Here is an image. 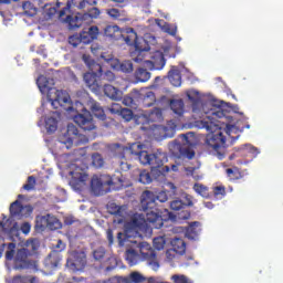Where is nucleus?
Returning a JSON list of instances; mask_svg holds the SVG:
<instances>
[{"label": "nucleus", "mask_w": 283, "mask_h": 283, "mask_svg": "<svg viewBox=\"0 0 283 283\" xmlns=\"http://www.w3.org/2000/svg\"><path fill=\"white\" fill-rule=\"evenodd\" d=\"M167 200H169V197L165 191L154 195V192L145 190L142 193L140 199L142 211H144V214L134 218L133 226L139 229V231H147L148 227H151V229H163L165 222H169V220L176 222V214L167 209H164L161 212L158 210V203L156 202H167Z\"/></svg>", "instance_id": "f257e3e1"}, {"label": "nucleus", "mask_w": 283, "mask_h": 283, "mask_svg": "<svg viewBox=\"0 0 283 283\" xmlns=\"http://www.w3.org/2000/svg\"><path fill=\"white\" fill-rule=\"evenodd\" d=\"M119 151L117 158L120 160L125 159V154H130V156H137L142 165H149L151 167L150 174L155 178H160L163 175V165L167 163V153L157 149L155 153L149 154L147 150H143V145L139 143H134L129 147L117 145Z\"/></svg>", "instance_id": "f03ea898"}, {"label": "nucleus", "mask_w": 283, "mask_h": 283, "mask_svg": "<svg viewBox=\"0 0 283 283\" xmlns=\"http://www.w3.org/2000/svg\"><path fill=\"white\" fill-rule=\"evenodd\" d=\"M211 116L201 120L203 129L210 132V135L207 136L206 144L208 147H211L216 151L219 160H224V151H227V137L222 134V126L217 118H223L224 112L221 107H218L217 111H211Z\"/></svg>", "instance_id": "7ed1b4c3"}, {"label": "nucleus", "mask_w": 283, "mask_h": 283, "mask_svg": "<svg viewBox=\"0 0 283 283\" xmlns=\"http://www.w3.org/2000/svg\"><path fill=\"white\" fill-rule=\"evenodd\" d=\"M24 247L25 248L19 249L15 253L17 243L11 242L8 244L6 260H14L15 269H30V266H32V261H30L28 258H30V255H34V253L39 251L40 243L36 239H30L25 242Z\"/></svg>", "instance_id": "20e7f679"}, {"label": "nucleus", "mask_w": 283, "mask_h": 283, "mask_svg": "<svg viewBox=\"0 0 283 283\" xmlns=\"http://www.w3.org/2000/svg\"><path fill=\"white\" fill-rule=\"evenodd\" d=\"M193 136V133L181 134L179 135L181 144L178 140L170 143L168 147L171 156L175 158H188V160L193 159L196 157V150H193L196 143L191 140Z\"/></svg>", "instance_id": "39448f33"}, {"label": "nucleus", "mask_w": 283, "mask_h": 283, "mask_svg": "<svg viewBox=\"0 0 283 283\" xmlns=\"http://www.w3.org/2000/svg\"><path fill=\"white\" fill-rule=\"evenodd\" d=\"M75 112L77 114L73 117V120L81 127V129H83V132H94V129H96L94 117L92 116V113L85 108L83 103H75Z\"/></svg>", "instance_id": "423d86ee"}, {"label": "nucleus", "mask_w": 283, "mask_h": 283, "mask_svg": "<svg viewBox=\"0 0 283 283\" xmlns=\"http://www.w3.org/2000/svg\"><path fill=\"white\" fill-rule=\"evenodd\" d=\"M62 227L63 224L61 221L50 213L35 217V231H45V229H49L50 231H56Z\"/></svg>", "instance_id": "0eeeda50"}, {"label": "nucleus", "mask_w": 283, "mask_h": 283, "mask_svg": "<svg viewBox=\"0 0 283 283\" xmlns=\"http://www.w3.org/2000/svg\"><path fill=\"white\" fill-rule=\"evenodd\" d=\"M98 17H101V10H98L96 7H93L88 10L87 13H77L75 17L67 15L65 21L67 22L71 30H76V28H82L86 19H98Z\"/></svg>", "instance_id": "6e6552de"}, {"label": "nucleus", "mask_w": 283, "mask_h": 283, "mask_svg": "<svg viewBox=\"0 0 283 283\" xmlns=\"http://www.w3.org/2000/svg\"><path fill=\"white\" fill-rule=\"evenodd\" d=\"M76 10L77 9L74 7V3H72V0H56L55 12L59 13V19H61L63 23H67L65 20L67 17H72Z\"/></svg>", "instance_id": "1a4fd4ad"}, {"label": "nucleus", "mask_w": 283, "mask_h": 283, "mask_svg": "<svg viewBox=\"0 0 283 283\" xmlns=\"http://www.w3.org/2000/svg\"><path fill=\"white\" fill-rule=\"evenodd\" d=\"M114 181L112 177L108 175H102L99 177H93L91 180V189L95 193V196H101L105 190V187H112Z\"/></svg>", "instance_id": "9d476101"}, {"label": "nucleus", "mask_w": 283, "mask_h": 283, "mask_svg": "<svg viewBox=\"0 0 283 283\" xmlns=\"http://www.w3.org/2000/svg\"><path fill=\"white\" fill-rule=\"evenodd\" d=\"M66 136L67 139L64 143L66 145L67 149L74 145V143H88L90 138L86 136H83L82 134L78 133V128L74 124H69L66 128Z\"/></svg>", "instance_id": "9b49d317"}, {"label": "nucleus", "mask_w": 283, "mask_h": 283, "mask_svg": "<svg viewBox=\"0 0 283 283\" xmlns=\"http://www.w3.org/2000/svg\"><path fill=\"white\" fill-rule=\"evenodd\" d=\"M163 109L160 108H154L149 113H145L139 115L136 118L137 125H149V123H163Z\"/></svg>", "instance_id": "f8f14e48"}, {"label": "nucleus", "mask_w": 283, "mask_h": 283, "mask_svg": "<svg viewBox=\"0 0 283 283\" xmlns=\"http://www.w3.org/2000/svg\"><path fill=\"white\" fill-rule=\"evenodd\" d=\"M122 39H124L127 45H134L136 52H147L149 49L140 46L138 43V33L134 30V28H127L125 33H122Z\"/></svg>", "instance_id": "ddd939ff"}, {"label": "nucleus", "mask_w": 283, "mask_h": 283, "mask_svg": "<svg viewBox=\"0 0 283 283\" xmlns=\"http://www.w3.org/2000/svg\"><path fill=\"white\" fill-rule=\"evenodd\" d=\"M50 101L54 109H59V107H65V105H72V98L70 97V93L65 91H56L55 98H50Z\"/></svg>", "instance_id": "4468645a"}, {"label": "nucleus", "mask_w": 283, "mask_h": 283, "mask_svg": "<svg viewBox=\"0 0 283 283\" xmlns=\"http://www.w3.org/2000/svg\"><path fill=\"white\" fill-rule=\"evenodd\" d=\"M66 264L72 269V271H83V269L87 266V255L85 252H76L74 254V260L67 261Z\"/></svg>", "instance_id": "2eb2a0df"}, {"label": "nucleus", "mask_w": 283, "mask_h": 283, "mask_svg": "<svg viewBox=\"0 0 283 283\" xmlns=\"http://www.w3.org/2000/svg\"><path fill=\"white\" fill-rule=\"evenodd\" d=\"M150 61H146L151 65V70H163L167 65V60L165 59V53L163 51H155L150 56Z\"/></svg>", "instance_id": "dca6fc26"}, {"label": "nucleus", "mask_w": 283, "mask_h": 283, "mask_svg": "<svg viewBox=\"0 0 283 283\" xmlns=\"http://www.w3.org/2000/svg\"><path fill=\"white\" fill-rule=\"evenodd\" d=\"M70 175L71 180L70 185L74 189H83L85 187V182H87V175L85 172H80V171H71Z\"/></svg>", "instance_id": "f3484780"}, {"label": "nucleus", "mask_w": 283, "mask_h": 283, "mask_svg": "<svg viewBox=\"0 0 283 283\" xmlns=\"http://www.w3.org/2000/svg\"><path fill=\"white\" fill-rule=\"evenodd\" d=\"M82 60L85 63L86 67H88L91 74L103 76V66L94 61L92 56H90L88 54H83Z\"/></svg>", "instance_id": "a211bd4d"}, {"label": "nucleus", "mask_w": 283, "mask_h": 283, "mask_svg": "<svg viewBox=\"0 0 283 283\" xmlns=\"http://www.w3.org/2000/svg\"><path fill=\"white\" fill-rule=\"evenodd\" d=\"M170 209L172 211H181L178 214V218L180 220H189V218H191V212H189V210H184V209H186V205L180 199L172 200L170 202Z\"/></svg>", "instance_id": "6ab92c4d"}, {"label": "nucleus", "mask_w": 283, "mask_h": 283, "mask_svg": "<svg viewBox=\"0 0 283 283\" xmlns=\"http://www.w3.org/2000/svg\"><path fill=\"white\" fill-rule=\"evenodd\" d=\"M238 148H239V155H241V158H251V160H253V158H258V155L260 154V149H258L251 144H245Z\"/></svg>", "instance_id": "aec40b11"}, {"label": "nucleus", "mask_w": 283, "mask_h": 283, "mask_svg": "<svg viewBox=\"0 0 283 283\" xmlns=\"http://www.w3.org/2000/svg\"><path fill=\"white\" fill-rule=\"evenodd\" d=\"M103 32L104 36H107V39H113L114 41L123 39V29L116 24L106 25Z\"/></svg>", "instance_id": "412c9836"}, {"label": "nucleus", "mask_w": 283, "mask_h": 283, "mask_svg": "<svg viewBox=\"0 0 283 283\" xmlns=\"http://www.w3.org/2000/svg\"><path fill=\"white\" fill-rule=\"evenodd\" d=\"M188 101L191 103L192 112L198 114L200 108L202 107V97H200V92L198 91H190L187 93Z\"/></svg>", "instance_id": "4be33fe9"}, {"label": "nucleus", "mask_w": 283, "mask_h": 283, "mask_svg": "<svg viewBox=\"0 0 283 283\" xmlns=\"http://www.w3.org/2000/svg\"><path fill=\"white\" fill-rule=\"evenodd\" d=\"M119 283H149V279L145 277V275L139 272H132L128 276L119 277L117 280Z\"/></svg>", "instance_id": "5701e85b"}, {"label": "nucleus", "mask_w": 283, "mask_h": 283, "mask_svg": "<svg viewBox=\"0 0 283 283\" xmlns=\"http://www.w3.org/2000/svg\"><path fill=\"white\" fill-rule=\"evenodd\" d=\"M112 114H119L124 120L129 123L134 118V112L129 108H123L118 104L113 103L111 106Z\"/></svg>", "instance_id": "b1692460"}, {"label": "nucleus", "mask_w": 283, "mask_h": 283, "mask_svg": "<svg viewBox=\"0 0 283 283\" xmlns=\"http://www.w3.org/2000/svg\"><path fill=\"white\" fill-rule=\"evenodd\" d=\"M88 109H91L92 114L95 118H98L99 120H105L107 118V115H105V109H103V106L94 99H91L88 102Z\"/></svg>", "instance_id": "393cba45"}, {"label": "nucleus", "mask_w": 283, "mask_h": 283, "mask_svg": "<svg viewBox=\"0 0 283 283\" xmlns=\"http://www.w3.org/2000/svg\"><path fill=\"white\" fill-rule=\"evenodd\" d=\"M138 249L144 260H156V251L151 249V244L148 242H140Z\"/></svg>", "instance_id": "a878e982"}, {"label": "nucleus", "mask_w": 283, "mask_h": 283, "mask_svg": "<svg viewBox=\"0 0 283 283\" xmlns=\"http://www.w3.org/2000/svg\"><path fill=\"white\" fill-rule=\"evenodd\" d=\"M168 81L174 85V87H180L182 85V75L178 66H172L168 72Z\"/></svg>", "instance_id": "bb28decb"}, {"label": "nucleus", "mask_w": 283, "mask_h": 283, "mask_svg": "<svg viewBox=\"0 0 283 283\" xmlns=\"http://www.w3.org/2000/svg\"><path fill=\"white\" fill-rule=\"evenodd\" d=\"M200 231H202V229H200V222L193 221L186 229V238L189 240H198Z\"/></svg>", "instance_id": "cd10ccee"}, {"label": "nucleus", "mask_w": 283, "mask_h": 283, "mask_svg": "<svg viewBox=\"0 0 283 283\" xmlns=\"http://www.w3.org/2000/svg\"><path fill=\"white\" fill-rule=\"evenodd\" d=\"M113 70H117V72H124V74H132L134 72V63L132 61H124L120 63V61L117 60V62L112 63Z\"/></svg>", "instance_id": "c85d7f7f"}, {"label": "nucleus", "mask_w": 283, "mask_h": 283, "mask_svg": "<svg viewBox=\"0 0 283 283\" xmlns=\"http://www.w3.org/2000/svg\"><path fill=\"white\" fill-rule=\"evenodd\" d=\"M170 244L172 247V251L175 253H178L179 255H185L187 251V243L181 238H174L170 241Z\"/></svg>", "instance_id": "c756f323"}, {"label": "nucleus", "mask_w": 283, "mask_h": 283, "mask_svg": "<svg viewBox=\"0 0 283 283\" xmlns=\"http://www.w3.org/2000/svg\"><path fill=\"white\" fill-rule=\"evenodd\" d=\"M83 78L87 87L91 90H96V87H98V78H101V75L87 72L84 74Z\"/></svg>", "instance_id": "7c9ffc66"}, {"label": "nucleus", "mask_w": 283, "mask_h": 283, "mask_svg": "<svg viewBox=\"0 0 283 283\" xmlns=\"http://www.w3.org/2000/svg\"><path fill=\"white\" fill-rule=\"evenodd\" d=\"M9 211L12 218H23V205L19 200H15L10 205Z\"/></svg>", "instance_id": "2f4dec72"}, {"label": "nucleus", "mask_w": 283, "mask_h": 283, "mask_svg": "<svg viewBox=\"0 0 283 283\" xmlns=\"http://www.w3.org/2000/svg\"><path fill=\"white\" fill-rule=\"evenodd\" d=\"M104 94L112 101H119L120 98V91L109 84L104 85Z\"/></svg>", "instance_id": "473e14b6"}, {"label": "nucleus", "mask_w": 283, "mask_h": 283, "mask_svg": "<svg viewBox=\"0 0 283 283\" xmlns=\"http://www.w3.org/2000/svg\"><path fill=\"white\" fill-rule=\"evenodd\" d=\"M170 108L177 116L185 114V102L182 99H172L170 102Z\"/></svg>", "instance_id": "72a5a7b5"}, {"label": "nucleus", "mask_w": 283, "mask_h": 283, "mask_svg": "<svg viewBox=\"0 0 283 283\" xmlns=\"http://www.w3.org/2000/svg\"><path fill=\"white\" fill-rule=\"evenodd\" d=\"M226 174L232 182H235V180H242V178H244V175H242V171H240V168L238 167L226 169Z\"/></svg>", "instance_id": "f704fd0d"}, {"label": "nucleus", "mask_w": 283, "mask_h": 283, "mask_svg": "<svg viewBox=\"0 0 283 283\" xmlns=\"http://www.w3.org/2000/svg\"><path fill=\"white\" fill-rule=\"evenodd\" d=\"M135 78L139 83H147V81H149V78H151V73H149V71H147V69L139 67L135 72Z\"/></svg>", "instance_id": "c9c22d12"}, {"label": "nucleus", "mask_w": 283, "mask_h": 283, "mask_svg": "<svg viewBox=\"0 0 283 283\" xmlns=\"http://www.w3.org/2000/svg\"><path fill=\"white\" fill-rule=\"evenodd\" d=\"M156 103V93L147 91L142 99L143 107H151Z\"/></svg>", "instance_id": "e433bc0d"}, {"label": "nucleus", "mask_w": 283, "mask_h": 283, "mask_svg": "<svg viewBox=\"0 0 283 283\" xmlns=\"http://www.w3.org/2000/svg\"><path fill=\"white\" fill-rule=\"evenodd\" d=\"M138 252H136V250L134 249H128L125 252V260L128 262V264L130 266H134L135 264L138 263Z\"/></svg>", "instance_id": "4c0bfd02"}, {"label": "nucleus", "mask_w": 283, "mask_h": 283, "mask_svg": "<svg viewBox=\"0 0 283 283\" xmlns=\"http://www.w3.org/2000/svg\"><path fill=\"white\" fill-rule=\"evenodd\" d=\"M73 8H76L77 10H85L87 6H96V0H72Z\"/></svg>", "instance_id": "58836bf2"}, {"label": "nucleus", "mask_w": 283, "mask_h": 283, "mask_svg": "<svg viewBox=\"0 0 283 283\" xmlns=\"http://www.w3.org/2000/svg\"><path fill=\"white\" fill-rule=\"evenodd\" d=\"M45 129L48 134H54L59 129V120L54 117H48L45 120Z\"/></svg>", "instance_id": "ea45409f"}, {"label": "nucleus", "mask_w": 283, "mask_h": 283, "mask_svg": "<svg viewBox=\"0 0 283 283\" xmlns=\"http://www.w3.org/2000/svg\"><path fill=\"white\" fill-rule=\"evenodd\" d=\"M22 10L25 14V17H35L36 14V7L32 4L30 1H25L22 3Z\"/></svg>", "instance_id": "a19ab883"}, {"label": "nucleus", "mask_w": 283, "mask_h": 283, "mask_svg": "<svg viewBox=\"0 0 283 283\" xmlns=\"http://www.w3.org/2000/svg\"><path fill=\"white\" fill-rule=\"evenodd\" d=\"M193 191L202 198H211V195H209V188L202 184H195Z\"/></svg>", "instance_id": "79ce46f5"}, {"label": "nucleus", "mask_w": 283, "mask_h": 283, "mask_svg": "<svg viewBox=\"0 0 283 283\" xmlns=\"http://www.w3.org/2000/svg\"><path fill=\"white\" fill-rule=\"evenodd\" d=\"M38 86L41 92H45V90L51 92L52 90V87H50V81L43 75L38 77Z\"/></svg>", "instance_id": "37998d69"}, {"label": "nucleus", "mask_w": 283, "mask_h": 283, "mask_svg": "<svg viewBox=\"0 0 283 283\" xmlns=\"http://www.w3.org/2000/svg\"><path fill=\"white\" fill-rule=\"evenodd\" d=\"M0 229H2L4 233H9V235H19V227L17 223H13V226L9 228L6 227V223H3V221H0Z\"/></svg>", "instance_id": "c03bdc74"}, {"label": "nucleus", "mask_w": 283, "mask_h": 283, "mask_svg": "<svg viewBox=\"0 0 283 283\" xmlns=\"http://www.w3.org/2000/svg\"><path fill=\"white\" fill-rule=\"evenodd\" d=\"M92 165L96 169H101L103 165H105V159H103V156L98 153H95L92 155Z\"/></svg>", "instance_id": "a18cd8bd"}, {"label": "nucleus", "mask_w": 283, "mask_h": 283, "mask_svg": "<svg viewBox=\"0 0 283 283\" xmlns=\"http://www.w3.org/2000/svg\"><path fill=\"white\" fill-rule=\"evenodd\" d=\"M166 244H167V240L165 239V237H156L153 240V247L157 251H163V249H165Z\"/></svg>", "instance_id": "49530a36"}, {"label": "nucleus", "mask_w": 283, "mask_h": 283, "mask_svg": "<svg viewBox=\"0 0 283 283\" xmlns=\"http://www.w3.org/2000/svg\"><path fill=\"white\" fill-rule=\"evenodd\" d=\"M106 14L113 19V21H118L120 20V17H123V12L116 8L107 9Z\"/></svg>", "instance_id": "de8ad7c7"}, {"label": "nucleus", "mask_w": 283, "mask_h": 283, "mask_svg": "<svg viewBox=\"0 0 283 283\" xmlns=\"http://www.w3.org/2000/svg\"><path fill=\"white\" fill-rule=\"evenodd\" d=\"M34 187H36V178L34 176H29L27 184L23 185L22 189H24V191H32Z\"/></svg>", "instance_id": "09e8293b"}, {"label": "nucleus", "mask_w": 283, "mask_h": 283, "mask_svg": "<svg viewBox=\"0 0 283 283\" xmlns=\"http://www.w3.org/2000/svg\"><path fill=\"white\" fill-rule=\"evenodd\" d=\"M139 182H142V185H149L151 182V175L147 172V170H143L139 174Z\"/></svg>", "instance_id": "8fccbe9b"}, {"label": "nucleus", "mask_w": 283, "mask_h": 283, "mask_svg": "<svg viewBox=\"0 0 283 283\" xmlns=\"http://www.w3.org/2000/svg\"><path fill=\"white\" fill-rule=\"evenodd\" d=\"M214 198H224L227 196V188L224 186H216L213 188Z\"/></svg>", "instance_id": "3c124183"}, {"label": "nucleus", "mask_w": 283, "mask_h": 283, "mask_svg": "<svg viewBox=\"0 0 283 283\" xmlns=\"http://www.w3.org/2000/svg\"><path fill=\"white\" fill-rule=\"evenodd\" d=\"M105 248L99 247L96 250L93 251V256L94 260H97V262H101V260H103V258H105Z\"/></svg>", "instance_id": "603ef678"}, {"label": "nucleus", "mask_w": 283, "mask_h": 283, "mask_svg": "<svg viewBox=\"0 0 283 283\" xmlns=\"http://www.w3.org/2000/svg\"><path fill=\"white\" fill-rule=\"evenodd\" d=\"M99 78L102 81H107L108 83H112V81L116 80V75L112 71H106L104 73L102 71V75H99Z\"/></svg>", "instance_id": "864d4df0"}, {"label": "nucleus", "mask_w": 283, "mask_h": 283, "mask_svg": "<svg viewBox=\"0 0 283 283\" xmlns=\"http://www.w3.org/2000/svg\"><path fill=\"white\" fill-rule=\"evenodd\" d=\"M99 57L103 59L106 63H109L111 67L112 63H118V59H114V55L109 53H101Z\"/></svg>", "instance_id": "5fc2aeb1"}, {"label": "nucleus", "mask_w": 283, "mask_h": 283, "mask_svg": "<svg viewBox=\"0 0 283 283\" xmlns=\"http://www.w3.org/2000/svg\"><path fill=\"white\" fill-rule=\"evenodd\" d=\"M171 280L174 283H190L189 277H187L185 274H174Z\"/></svg>", "instance_id": "6e6d98bb"}, {"label": "nucleus", "mask_w": 283, "mask_h": 283, "mask_svg": "<svg viewBox=\"0 0 283 283\" xmlns=\"http://www.w3.org/2000/svg\"><path fill=\"white\" fill-rule=\"evenodd\" d=\"M129 240V235H127V232H118L117 233V242L119 247H125V242Z\"/></svg>", "instance_id": "4d7b16f0"}, {"label": "nucleus", "mask_w": 283, "mask_h": 283, "mask_svg": "<svg viewBox=\"0 0 283 283\" xmlns=\"http://www.w3.org/2000/svg\"><path fill=\"white\" fill-rule=\"evenodd\" d=\"M169 171H178V164H172L170 166H165L161 168V174L159 175V177L161 176V178H165V174H169Z\"/></svg>", "instance_id": "13d9d810"}, {"label": "nucleus", "mask_w": 283, "mask_h": 283, "mask_svg": "<svg viewBox=\"0 0 283 283\" xmlns=\"http://www.w3.org/2000/svg\"><path fill=\"white\" fill-rule=\"evenodd\" d=\"M108 211L112 213V216H120L123 213L120 206H117L116 203H112L108 207Z\"/></svg>", "instance_id": "bf43d9fd"}, {"label": "nucleus", "mask_w": 283, "mask_h": 283, "mask_svg": "<svg viewBox=\"0 0 283 283\" xmlns=\"http://www.w3.org/2000/svg\"><path fill=\"white\" fill-rule=\"evenodd\" d=\"M91 35V40L95 41V39H98V27L93 25L88 28V31H86Z\"/></svg>", "instance_id": "052dcab7"}, {"label": "nucleus", "mask_w": 283, "mask_h": 283, "mask_svg": "<svg viewBox=\"0 0 283 283\" xmlns=\"http://www.w3.org/2000/svg\"><path fill=\"white\" fill-rule=\"evenodd\" d=\"M69 43L70 45H73V48H78V45H81V36L78 35H71L69 38Z\"/></svg>", "instance_id": "680f3d73"}, {"label": "nucleus", "mask_w": 283, "mask_h": 283, "mask_svg": "<svg viewBox=\"0 0 283 283\" xmlns=\"http://www.w3.org/2000/svg\"><path fill=\"white\" fill-rule=\"evenodd\" d=\"M91 35L87 33V31H83L81 34H80V41L82 43H85V44H90L92 43V41L94 40H91Z\"/></svg>", "instance_id": "e2e57ef3"}, {"label": "nucleus", "mask_w": 283, "mask_h": 283, "mask_svg": "<svg viewBox=\"0 0 283 283\" xmlns=\"http://www.w3.org/2000/svg\"><path fill=\"white\" fill-rule=\"evenodd\" d=\"M56 253H61V251H65V243L62 240H59L57 243L53 247Z\"/></svg>", "instance_id": "0e129e2a"}, {"label": "nucleus", "mask_w": 283, "mask_h": 283, "mask_svg": "<svg viewBox=\"0 0 283 283\" xmlns=\"http://www.w3.org/2000/svg\"><path fill=\"white\" fill-rule=\"evenodd\" d=\"M123 103L126 105V107H134V105H136L134 103V97H132V96H125L123 98Z\"/></svg>", "instance_id": "69168bd1"}, {"label": "nucleus", "mask_w": 283, "mask_h": 283, "mask_svg": "<svg viewBox=\"0 0 283 283\" xmlns=\"http://www.w3.org/2000/svg\"><path fill=\"white\" fill-rule=\"evenodd\" d=\"M106 238H107L108 244H111V245L114 244V230L107 229Z\"/></svg>", "instance_id": "338daca9"}, {"label": "nucleus", "mask_w": 283, "mask_h": 283, "mask_svg": "<svg viewBox=\"0 0 283 283\" xmlns=\"http://www.w3.org/2000/svg\"><path fill=\"white\" fill-rule=\"evenodd\" d=\"M30 229H32V226H30L29 222H24V223L21 226V231H22V233H24L25 235H28V233H30Z\"/></svg>", "instance_id": "774afa93"}]
</instances>
